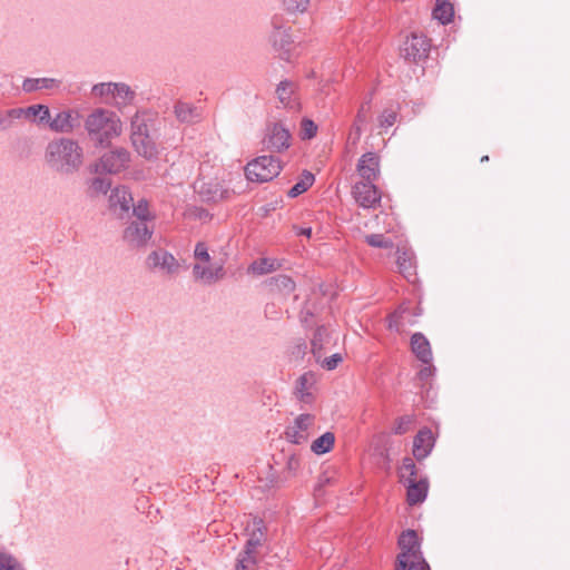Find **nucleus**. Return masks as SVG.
I'll return each instance as SVG.
<instances>
[{
    "label": "nucleus",
    "instance_id": "obj_19",
    "mask_svg": "<svg viewBox=\"0 0 570 570\" xmlns=\"http://www.w3.org/2000/svg\"><path fill=\"white\" fill-rule=\"evenodd\" d=\"M132 196L125 186L116 187L109 196V206L119 216L128 214L132 205Z\"/></svg>",
    "mask_w": 570,
    "mask_h": 570
},
{
    "label": "nucleus",
    "instance_id": "obj_36",
    "mask_svg": "<svg viewBox=\"0 0 570 570\" xmlns=\"http://www.w3.org/2000/svg\"><path fill=\"white\" fill-rule=\"evenodd\" d=\"M416 465L413 459L406 456L402 461V465L400 468V480L401 482L409 483L411 479H417L416 476Z\"/></svg>",
    "mask_w": 570,
    "mask_h": 570
},
{
    "label": "nucleus",
    "instance_id": "obj_21",
    "mask_svg": "<svg viewBox=\"0 0 570 570\" xmlns=\"http://www.w3.org/2000/svg\"><path fill=\"white\" fill-rule=\"evenodd\" d=\"M406 485V500L409 504L415 505L422 503L428 494L429 482L428 479H411Z\"/></svg>",
    "mask_w": 570,
    "mask_h": 570
},
{
    "label": "nucleus",
    "instance_id": "obj_40",
    "mask_svg": "<svg viewBox=\"0 0 570 570\" xmlns=\"http://www.w3.org/2000/svg\"><path fill=\"white\" fill-rule=\"evenodd\" d=\"M132 214L137 217V220L148 222L154 218L149 212V204L145 198L138 200L136 205H131Z\"/></svg>",
    "mask_w": 570,
    "mask_h": 570
},
{
    "label": "nucleus",
    "instance_id": "obj_24",
    "mask_svg": "<svg viewBox=\"0 0 570 570\" xmlns=\"http://www.w3.org/2000/svg\"><path fill=\"white\" fill-rule=\"evenodd\" d=\"M265 286L272 293L291 294L295 289L294 281L286 275L273 276L264 282Z\"/></svg>",
    "mask_w": 570,
    "mask_h": 570
},
{
    "label": "nucleus",
    "instance_id": "obj_47",
    "mask_svg": "<svg viewBox=\"0 0 570 570\" xmlns=\"http://www.w3.org/2000/svg\"><path fill=\"white\" fill-rule=\"evenodd\" d=\"M309 0H283L288 12H303L306 10Z\"/></svg>",
    "mask_w": 570,
    "mask_h": 570
},
{
    "label": "nucleus",
    "instance_id": "obj_25",
    "mask_svg": "<svg viewBox=\"0 0 570 570\" xmlns=\"http://www.w3.org/2000/svg\"><path fill=\"white\" fill-rule=\"evenodd\" d=\"M399 272L410 278L415 275L414 252H395Z\"/></svg>",
    "mask_w": 570,
    "mask_h": 570
},
{
    "label": "nucleus",
    "instance_id": "obj_10",
    "mask_svg": "<svg viewBox=\"0 0 570 570\" xmlns=\"http://www.w3.org/2000/svg\"><path fill=\"white\" fill-rule=\"evenodd\" d=\"M315 416L308 413L298 415L294 423L285 430V438L294 444H304L308 441L309 430L313 428Z\"/></svg>",
    "mask_w": 570,
    "mask_h": 570
},
{
    "label": "nucleus",
    "instance_id": "obj_18",
    "mask_svg": "<svg viewBox=\"0 0 570 570\" xmlns=\"http://www.w3.org/2000/svg\"><path fill=\"white\" fill-rule=\"evenodd\" d=\"M435 438L429 428L421 429L413 440V455L417 461L424 460L434 448Z\"/></svg>",
    "mask_w": 570,
    "mask_h": 570
},
{
    "label": "nucleus",
    "instance_id": "obj_26",
    "mask_svg": "<svg viewBox=\"0 0 570 570\" xmlns=\"http://www.w3.org/2000/svg\"><path fill=\"white\" fill-rule=\"evenodd\" d=\"M432 16L442 24H448L452 22L454 17V7L451 2L446 0H436L435 6L433 8Z\"/></svg>",
    "mask_w": 570,
    "mask_h": 570
},
{
    "label": "nucleus",
    "instance_id": "obj_54",
    "mask_svg": "<svg viewBox=\"0 0 570 570\" xmlns=\"http://www.w3.org/2000/svg\"><path fill=\"white\" fill-rule=\"evenodd\" d=\"M295 233L297 236H306V237H311L312 235V228L311 227H298V226H293Z\"/></svg>",
    "mask_w": 570,
    "mask_h": 570
},
{
    "label": "nucleus",
    "instance_id": "obj_35",
    "mask_svg": "<svg viewBox=\"0 0 570 570\" xmlns=\"http://www.w3.org/2000/svg\"><path fill=\"white\" fill-rule=\"evenodd\" d=\"M411 315L407 308H399L394 313L389 316V327L391 330H395L397 332L402 331V328L406 324L407 317Z\"/></svg>",
    "mask_w": 570,
    "mask_h": 570
},
{
    "label": "nucleus",
    "instance_id": "obj_17",
    "mask_svg": "<svg viewBox=\"0 0 570 570\" xmlns=\"http://www.w3.org/2000/svg\"><path fill=\"white\" fill-rule=\"evenodd\" d=\"M358 175L364 180L375 181L380 176V157L376 153H365L356 166Z\"/></svg>",
    "mask_w": 570,
    "mask_h": 570
},
{
    "label": "nucleus",
    "instance_id": "obj_16",
    "mask_svg": "<svg viewBox=\"0 0 570 570\" xmlns=\"http://www.w3.org/2000/svg\"><path fill=\"white\" fill-rule=\"evenodd\" d=\"M153 230L147 226V222L134 220L124 230V239L130 246L142 247L151 237Z\"/></svg>",
    "mask_w": 570,
    "mask_h": 570
},
{
    "label": "nucleus",
    "instance_id": "obj_27",
    "mask_svg": "<svg viewBox=\"0 0 570 570\" xmlns=\"http://www.w3.org/2000/svg\"><path fill=\"white\" fill-rule=\"evenodd\" d=\"M281 266L282 264L278 259L263 257L253 262L248 267V272L254 275H264L278 269Z\"/></svg>",
    "mask_w": 570,
    "mask_h": 570
},
{
    "label": "nucleus",
    "instance_id": "obj_13",
    "mask_svg": "<svg viewBox=\"0 0 570 570\" xmlns=\"http://www.w3.org/2000/svg\"><path fill=\"white\" fill-rule=\"evenodd\" d=\"M146 264L149 269L159 272L161 274H175L180 268V265L169 252H151Z\"/></svg>",
    "mask_w": 570,
    "mask_h": 570
},
{
    "label": "nucleus",
    "instance_id": "obj_2",
    "mask_svg": "<svg viewBox=\"0 0 570 570\" xmlns=\"http://www.w3.org/2000/svg\"><path fill=\"white\" fill-rule=\"evenodd\" d=\"M121 121L111 110L95 109L85 120V128L89 139L97 147H108L111 139L120 136Z\"/></svg>",
    "mask_w": 570,
    "mask_h": 570
},
{
    "label": "nucleus",
    "instance_id": "obj_58",
    "mask_svg": "<svg viewBox=\"0 0 570 570\" xmlns=\"http://www.w3.org/2000/svg\"><path fill=\"white\" fill-rule=\"evenodd\" d=\"M328 481H330V479H328V478H324V479H323V478H321V479H320L318 487L321 488L323 484L327 483Z\"/></svg>",
    "mask_w": 570,
    "mask_h": 570
},
{
    "label": "nucleus",
    "instance_id": "obj_34",
    "mask_svg": "<svg viewBox=\"0 0 570 570\" xmlns=\"http://www.w3.org/2000/svg\"><path fill=\"white\" fill-rule=\"evenodd\" d=\"M111 90V97L116 100L117 105L126 106L131 102L135 97V92L125 83H114Z\"/></svg>",
    "mask_w": 570,
    "mask_h": 570
},
{
    "label": "nucleus",
    "instance_id": "obj_12",
    "mask_svg": "<svg viewBox=\"0 0 570 570\" xmlns=\"http://www.w3.org/2000/svg\"><path fill=\"white\" fill-rule=\"evenodd\" d=\"M352 194L356 203L363 208L375 207L381 200V191L371 180L356 183L353 186Z\"/></svg>",
    "mask_w": 570,
    "mask_h": 570
},
{
    "label": "nucleus",
    "instance_id": "obj_4",
    "mask_svg": "<svg viewBox=\"0 0 570 570\" xmlns=\"http://www.w3.org/2000/svg\"><path fill=\"white\" fill-rule=\"evenodd\" d=\"M281 170L282 163L278 157L264 155L256 157L245 166V176L249 181L262 184L277 177Z\"/></svg>",
    "mask_w": 570,
    "mask_h": 570
},
{
    "label": "nucleus",
    "instance_id": "obj_48",
    "mask_svg": "<svg viewBox=\"0 0 570 570\" xmlns=\"http://www.w3.org/2000/svg\"><path fill=\"white\" fill-rule=\"evenodd\" d=\"M307 382H308V374H303L302 376H299V379L297 380V386H296V390H297V393L299 394V399L302 401H306L307 397L311 396V393L307 392Z\"/></svg>",
    "mask_w": 570,
    "mask_h": 570
},
{
    "label": "nucleus",
    "instance_id": "obj_28",
    "mask_svg": "<svg viewBox=\"0 0 570 570\" xmlns=\"http://www.w3.org/2000/svg\"><path fill=\"white\" fill-rule=\"evenodd\" d=\"M59 81L53 78H27L22 83L26 92H32L39 89H52L58 87Z\"/></svg>",
    "mask_w": 570,
    "mask_h": 570
},
{
    "label": "nucleus",
    "instance_id": "obj_51",
    "mask_svg": "<svg viewBox=\"0 0 570 570\" xmlns=\"http://www.w3.org/2000/svg\"><path fill=\"white\" fill-rule=\"evenodd\" d=\"M342 362V356L341 354L336 353V354H333L332 356L330 357H326L324 361H323V367H325L326 370L328 371H332L334 368L337 367L338 363Z\"/></svg>",
    "mask_w": 570,
    "mask_h": 570
},
{
    "label": "nucleus",
    "instance_id": "obj_3",
    "mask_svg": "<svg viewBox=\"0 0 570 570\" xmlns=\"http://www.w3.org/2000/svg\"><path fill=\"white\" fill-rule=\"evenodd\" d=\"M397 546L401 552L396 557L395 570H431L421 551V541L415 530L403 531Z\"/></svg>",
    "mask_w": 570,
    "mask_h": 570
},
{
    "label": "nucleus",
    "instance_id": "obj_20",
    "mask_svg": "<svg viewBox=\"0 0 570 570\" xmlns=\"http://www.w3.org/2000/svg\"><path fill=\"white\" fill-rule=\"evenodd\" d=\"M411 351L422 363L430 365L432 362V350L429 340L420 332L411 336Z\"/></svg>",
    "mask_w": 570,
    "mask_h": 570
},
{
    "label": "nucleus",
    "instance_id": "obj_5",
    "mask_svg": "<svg viewBox=\"0 0 570 570\" xmlns=\"http://www.w3.org/2000/svg\"><path fill=\"white\" fill-rule=\"evenodd\" d=\"M131 144L137 154L148 160L158 158V148L148 125L137 116L131 120Z\"/></svg>",
    "mask_w": 570,
    "mask_h": 570
},
{
    "label": "nucleus",
    "instance_id": "obj_11",
    "mask_svg": "<svg viewBox=\"0 0 570 570\" xmlns=\"http://www.w3.org/2000/svg\"><path fill=\"white\" fill-rule=\"evenodd\" d=\"M282 20L278 17H274L272 20V24L274 27V31L271 36L273 47L276 51H278V57L282 60L289 61L291 50L293 46L292 35L287 29H283Z\"/></svg>",
    "mask_w": 570,
    "mask_h": 570
},
{
    "label": "nucleus",
    "instance_id": "obj_41",
    "mask_svg": "<svg viewBox=\"0 0 570 570\" xmlns=\"http://www.w3.org/2000/svg\"><path fill=\"white\" fill-rule=\"evenodd\" d=\"M414 423L413 415H402L395 420L392 432L396 435H403L407 433Z\"/></svg>",
    "mask_w": 570,
    "mask_h": 570
},
{
    "label": "nucleus",
    "instance_id": "obj_1",
    "mask_svg": "<svg viewBox=\"0 0 570 570\" xmlns=\"http://www.w3.org/2000/svg\"><path fill=\"white\" fill-rule=\"evenodd\" d=\"M46 159L56 171L70 175L78 171L81 167L83 151L76 140L60 138L48 144Z\"/></svg>",
    "mask_w": 570,
    "mask_h": 570
},
{
    "label": "nucleus",
    "instance_id": "obj_7",
    "mask_svg": "<svg viewBox=\"0 0 570 570\" xmlns=\"http://www.w3.org/2000/svg\"><path fill=\"white\" fill-rule=\"evenodd\" d=\"M196 264L194 265V275L196 279L205 284L216 282L223 276V264L212 263L209 252H194Z\"/></svg>",
    "mask_w": 570,
    "mask_h": 570
},
{
    "label": "nucleus",
    "instance_id": "obj_6",
    "mask_svg": "<svg viewBox=\"0 0 570 570\" xmlns=\"http://www.w3.org/2000/svg\"><path fill=\"white\" fill-rule=\"evenodd\" d=\"M130 161V153L119 147L105 153L99 161L90 166L91 173L95 174H118L128 167Z\"/></svg>",
    "mask_w": 570,
    "mask_h": 570
},
{
    "label": "nucleus",
    "instance_id": "obj_39",
    "mask_svg": "<svg viewBox=\"0 0 570 570\" xmlns=\"http://www.w3.org/2000/svg\"><path fill=\"white\" fill-rule=\"evenodd\" d=\"M365 243L371 247L392 249L394 244L391 238H386L383 234H371L365 236Z\"/></svg>",
    "mask_w": 570,
    "mask_h": 570
},
{
    "label": "nucleus",
    "instance_id": "obj_57",
    "mask_svg": "<svg viewBox=\"0 0 570 570\" xmlns=\"http://www.w3.org/2000/svg\"><path fill=\"white\" fill-rule=\"evenodd\" d=\"M194 249H207L206 246H205V243L203 242H198L196 245H195V248Z\"/></svg>",
    "mask_w": 570,
    "mask_h": 570
},
{
    "label": "nucleus",
    "instance_id": "obj_38",
    "mask_svg": "<svg viewBox=\"0 0 570 570\" xmlns=\"http://www.w3.org/2000/svg\"><path fill=\"white\" fill-rule=\"evenodd\" d=\"M293 92H294V82L293 81L283 80L277 85L276 95L283 105L287 106L289 104Z\"/></svg>",
    "mask_w": 570,
    "mask_h": 570
},
{
    "label": "nucleus",
    "instance_id": "obj_52",
    "mask_svg": "<svg viewBox=\"0 0 570 570\" xmlns=\"http://www.w3.org/2000/svg\"><path fill=\"white\" fill-rule=\"evenodd\" d=\"M298 468H299V459L294 454L288 456L287 462H286V469L289 472H292L293 474H295L296 471L298 470Z\"/></svg>",
    "mask_w": 570,
    "mask_h": 570
},
{
    "label": "nucleus",
    "instance_id": "obj_45",
    "mask_svg": "<svg viewBox=\"0 0 570 570\" xmlns=\"http://www.w3.org/2000/svg\"><path fill=\"white\" fill-rule=\"evenodd\" d=\"M397 112L393 109H384L379 117L380 127L389 128L396 121Z\"/></svg>",
    "mask_w": 570,
    "mask_h": 570
},
{
    "label": "nucleus",
    "instance_id": "obj_42",
    "mask_svg": "<svg viewBox=\"0 0 570 570\" xmlns=\"http://www.w3.org/2000/svg\"><path fill=\"white\" fill-rule=\"evenodd\" d=\"M317 134V125L308 118H303L301 121L299 136L303 140L312 139Z\"/></svg>",
    "mask_w": 570,
    "mask_h": 570
},
{
    "label": "nucleus",
    "instance_id": "obj_30",
    "mask_svg": "<svg viewBox=\"0 0 570 570\" xmlns=\"http://www.w3.org/2000/svg\"><path fill=\"white\" fill-rule=\"evenodd\" d=\"M314 181V175L308 170H304L302 178L287 191V196L289 198H295L302 195L313 186Z\"/></svg>",
    "mask_w": 570,
    "mask_h": 570
},
{
    "label": "nucleus",
    "instance_id": "obj_37",
    "mask_svg": "<svg viewBox=\"0 0 570 570\" xmlns=\"http://www.w3.org/2000/svg\"><path fill=\"white\" fill-rule=\"evenodd\" d=\"M330 333L325 326H318L312 338V352L316 355L323 350V345L327 342Z\"/></svg>",
    "mask_w": 570,
    "mask_h": 570
},
{
    "label": "nucleus",
    "instance_id": "obj_8",
    "mask_svg": "<svg viewBox=\"0 0 570 570\" xmlns=\"http://www.w3.org/2000/svg\"><path fill=\"white\" fill-rule=\"evenodd\" d=\"M431 48L430 39L424 35L411 33L401 47L402 57L410 62H419L428 58Z\"/></svg>",
    "mask_w": 570,
    "mask_h": 570
},
{
    "label": "nucleus",
    "instance_id": "obj_22",
    "mask_svg": "<svg viewBox=\"0 0 570 570\" xmlns=\"http://www.w3.org/2000/svg\"><path fill=\"white\" fill-rule=\"evenodd\" d=\"M266 541V527L264 521L258 518H254L252 521V529L249 538L245 543V548L258 552V548Z\"/></svg>",
    "mask_w": 570,
    "mask_h": 570
},
{
    "label": "nucleus",
    "instance_id": "obj_29",
    "mask_svg": "<svg viewBox=\"0 0 570 570\" xmlns=\"http://www.w3.org/2000/svg\"><path fill=\"white\" fill-rule=\"evenodd\" d=\"M257 553L244 547L237 557L235 570H255L258 563Z\"/></svg>",
    "mask_w": 570,
    "mask_h": 570
},
{
    "label": "nucleus",
    "instance_id": "obj_55",
    "mask_svg": "<svg viewBox=\"0 0 570 570\" xmlns=\"http://www.w3.org/2000/svg\"><path fill=\"white\" fill-rule=\"evenodd\" d=\"M431 375H432V368H431L430 365L421 368L420 372H419V376H420L421 380H426Z\"/></svg>",
    "mask_w": 570,
    "mask_h": 570
},
{
    "label": "nucleus",
    "instance_id": "obj_59",
    "mask_svg": "<svg viewBox=\"0 0 570 570\" xmlns=\"http://www.w3.org/2000/svg\"><path fill=\"white\" fill-rule=\"evenodd\" d=\"M488 160H489V156H483V157L481 158V161H488Z\"/></svg>",
    "mask_w": 570,
    "mask_h": 570
},
{
    "label": "nucleus",
    "instance_id": "obj_23",
    "mask_svg": "<svg viewBox=\"0 0 570 570\" xmlns=\"http://www.w3.org/2000/svg\"><path fill=\"white\" fill-rule=\"evenodd\" d=\"M266 541V527L264 521L258 518H254L252 521V529L249 538L245 543V548L258 552V548Z\"/></svg>",
    "mask_w": 570,
    "mask_h": 570
},
{
    "label": "nucleus",
    "instance_id": "obj_50",
    "mask_svg": "<svg viewBox=\"0 0 570 570\" xmlns=\"http://www.w3.org/2000/svg\"><path fill=\"white\" fill-rule=\"evenodd\" d=\"M112 85L111 82L109 83H98V85H95L92 87V94L95 96H99V97H104V96H108V95H111L112 96Z\"/></svg>",
    "mask_w": 570,
    "mask_h": 570
},
{
    "label": "nucleus",
    "instance_id": "obj_31",
    "mask_svg": "<svg viewBox=\"0 0 570 570\" xmlns=\"http://www.w3.org/2000/svg\"><path fill=\"white\" fill-rule=\"evenodd\" d=\"M175 115L178 120L184 122H191L199 118V114L197 111V108L194 107L191 104L178 101L175 105Z\"/></svg>",
    "mask_w": 570,
    "mask_h": 570
},
{
    "label": "nucleus",
    "instance_id": "obj_53",
    "mask_svg": "<svg viewBox=\"0 0 570 570\" xmlns=\"http://www.w3.org/2000/svg\"><path fill=\"white\" fill-rule=\"evenodd\" d=\"M364 124L365 122H357V119H354L350 131V137L354 136V141L360 139L362 135V125Z\"/></svg>",
    "mask_w": 570,
    "mask_h": 570
},
{
    "label": "nucleus",
    "instance_id": "obj_46",
    "mask_svg": "<svg viewBox=\"0 0 570 570\" xmlns=\"http://www.w3.org/2000/svg\"><path fill=\"white\" fill-rule=\"evenodd\" d=\"M0 570H23L21 564L11 556L0 552Z\"/></svg>",
    "mask_w": 570,
    "mask_h": 570
},
{
    "label": "nucleus",
    "instance_id": "obj_15",
    "mask_svg": "<svg viewBox=\"0 0 570 570\" xmlns=\"http://www.w3.org/2000/svg\"><path fill=\"white\" fill-rule=\"evenodd\" d=\"M197 193L202 200L217 203L220 200L228 199L233 191L227 188H224L223 185L218 181H197Z\"/></svg>",
    "mask_w": 570,
    "mask_h": 570
},
{
    "label": "nucleus",
    "instance_id": "obj_49",
    "mask_svg": "<svg viewBox=\"0 0 570 570\" xmlns=\"http://www.w3.org/2000/svg\"><path fill=\"white\" fill-rule=\"evenodd\" d=\"M371 102H372V96H370L365 101H363V104L361 105V107L357 110V114L355 116V119H357V122H366L367 114L371 110Z\"/></svg>",
    "mask_w": 570,
    "mask_h": 570
},
{
    "label": "nucleus",
    "instance_id": "obj_44",
    "mask_svg": "<svg viewBox=\"0 0 570 570\" xmlns=\"http://www.w3.org/2000/svg\"><path fill=\"white\" fill-rule=\"evenodd\" d=\"M188 216L202 223L210 222L213 218V214H210L206 208L200 206H193L191 208H189Z\"/></svg>",
    "mask_w": 570,
    "mask_h": 570
},
{
    "label": "nucleus",
    "instance_id": "obj_9",
    "mask_svg": "<svg viewBox=\"0 0 570 570\" xmlns=\"http://www.w3.org/2000/svg\"><path fill=\"white\" fill-rule=\"evenodd\" d=\"M291 138L289 130L282 122H274L267 127L262 142L272 153H283L289 148Z\"/></svg>",
    "mask_w": 570,
    "mask_h": 570
},
{
    "label": "nucleus",
    "instance_id": "obj_43",
    "mask_svg": "<svg viewBox=\"0 0 570 570\" xmlns=\"http://www.w3.org/2000/svg\"><path fill=\"white\" fill-rule=\"evenodd\" d=\"M110 187L111 180L106 177H95L90 185V189L96 194H107Z\"/></svg>",
    "mask_w": 570,
    "mask_h": 570
},
{
    "label": "nucleus",
    "instance_id": "obj_56",
    "mask_svg": "<svg viewBox=\"0 0 570 570\" xmlns=\"http://www.w3.org/2000/svg\"><path fill=\"white\" fill-rule=\"evenodd\" d=\"M22 114L26 115V109H22V108H16V109H10L8 111V115L10 117H13V118H19Z\"/></svg>",
    "mask_w": 570,
    "mask_h": 570
},
{
    "label": "nucleus",
    "instance_id": "obj_14",
    "mask_svg": "<svg viewBox=\"0 0 570 570\" xmlns=\"http://www.w3.org/2000/svg\"><path fill=\"white\" fill-rule=\"evenodd\" d=\"M81 115L75 109H65L59 111L55 118H50L49 128L56 132H71L80 127Z\"/></svg>",
    "mask_w": 570,
    "mask_h": 570
},
{
    "label": "nucleus",
    "instance_id": "obj_32",
    "mask_svg": "<svg viewBox=\"0 0 570 570\" xmlns=\"http://www.w3.org/2000/svg\"><path fill=\"white\" fill-rule=\"evenodd\" d=\"M335 443V435L332 432H325L315 441H313L311 445L312 452L315 454H325L330 452Z\"/></svg>",
    "mask_w": 570,
    "mask_h": 570
},
{
    "label": "nucleus",
    "instance_id": "obj_33",
    "mask_svg": "<svg viewBox=\"0 0 570 570\" xmlns=\"http://www.w3.org/2000/svg\"><path fill=\"white\" fill-rule=\"evenodd\" d=\"M26 117L29 119L37 120L39 124L49 125L50 110L46 105H32L26 108Z\"/></svg>",
    "mask_w": 570,
    "mask_h": 570
}]
</instances>
